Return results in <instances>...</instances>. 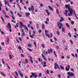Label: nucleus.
<instances>
[{"label":"nucleus","instance_id":"0e129e2a","mask_svg":"<svg viewBox=\"0 0 78 78\" xmlns=\"http://www.w3.org/2000/svg\"><path fill=\"white\" fill-rule=\"evenodd\" d=\"M15 73H16V75L17 76H18V73L17 72H16Z\"/></svg>","mask_w":78,"mask_h":78},{"label":"nucleus","instance_id":"ddd939ff","mask_svg":"<svg viewBox=\"0 0 78 78\" xmlns=\"http://www.w3.org/2000/svg\"><path fill=\"white\" fill-rule=\"evenodd\" d=\"M30 13L29 12H27L25 13V15L27 17H29V16H30Z\"/></svg>","mask_w":78,"mask_h":78},{"label":"nucleus","instance_id":"37998d69","mask_svg":"<svg viewBox=\"0 0 78 78\" xmlns=\"http://www.w3.org/2000/svg\"><path fill=\"white\" fill-rule=\"evenodd\" d=\"M34 45H35V47H36L37 46L36 43V42H34Z\"/></svg>","mask_w":78,"mask_h":78},{"label":"nucleus","instance_id":"39448f33","mask_svg":"<svg viewBox=\"0 0 78 78\" xmlns=\"http://www.w3.org/2000/svg\"><path fill=\"white\" fill-rule=\"evenodd\" d=\"M67 73L68 75H69L70 76H74V73L73 72H68Z\"/></svg>","mask_w":78,"mask_h":78},{"label":"nucleus","instance_id":"7c9ffc66","mask_svg":"<svg viewBox=\"0 0 78 78\" xmlns=\"http://www.w3.org/2000/svg\"><path fill=\"white\" fill-rule=\"evenodd\" d=\"M31 46H32V45H31V44L29 43L28 44V47H31Z\"/></svg>","mask_w":78,"mask_h":78},{"label":"nucleus","instance_id":"69168bd1","mask_svg":"<svg viewBox=\"0 0 78 78\" xmlns=\"http://www.w3.org/2000/svg\"><path fill=\"white\" fill-rule=\"evenodd\" d=\"M47 73H48V74H49V71L48 70V69L47 70Z\"/></svg>","mask_w":78,"mask_h":78},{"label":"nucleus","instance_id":"72a5a7b5","mask_svg":"<svg viewBox=\"0 0 78 78\" xmlns=\"http://www.w3.org/2000/svg\"><path fill=\"white\" fill-rule=\"evenodd\" d=\"M38 60L39 62H40V61H42V59H41V58H38Z\"/></svg>","mask_w":78,"mask_h":78},{"label":"nucleus","instance_id":"f3484780","mask_svg":"<svg viewBox=\"0 0 78 78\" xmlns=\"http://www.w3.org/2000/svg\"><path fill=\"white\" fill-rule=\"evenodd\" d=\"M67 12H68V10H65V12L64 13L66 15V16H68V15H67Z\"/></svg>","mask_w":78,"mask_h":78},{"label":"nucleus","instance_id":"8fccbe9b","mask_svg":"<svg viewBox=\"0 0 78 78\" xmlns=\"http://www.w3.org/2000/svg\"><path fill=\"white\" fill-rule=\"evenodd\" d=\"M68 35L70 37H71V34H70V33H69Z\"/></svg>","mask_w":78,"mask_h":78},{"label":"nucleus","instance_id":"9b49d317","mask_svg":"<svg viewBox=\"0 0 78 78\" xmlns=\"http://www.w3.org/2000/svg\"><path fill=\"white\" fill-rule=\"evenodd\" d=\"M48 51L49 54H50V51H51V53H53V50L52 49V48H51L50 49H50H48Z\"/></svg>","mask_w":78,"mask_h":78},{"label":"nucleus","instance_id":"a211bd4d","mask_svg":"<svg viewBox=\"0 0 78 78\" xmlns=\"http://www.w3.org/2000/svg\"><path fill=\"white\" fill-rule=\"evenodd\" d=\"M31 10L32 11V12H33V11H34V7H33V6H31Z\"/></svg>","mask_w":78,"mask_h":78},{"label":"nucleus","instance_id":"338daca9","mask_svg":"<svg viewBox=\"0 0 78 78\" xmlns=\"http://www.w3.org/2000/svg\"><path fill=\"white\" fill-rule=\"evenodd\" d=\"M5 17H6L7 18H8V19L9 18V16H8L5 15Z\"/></svg>","mask_w":78,"mask_h":78},{"label":"nucleus","instance_id":"cd10ccee","mask_svg":"<svg viewBox=\"0 0 78 78\" xmlns=\"http://www.w3.org/2000/svg\"><path fill=\"white\" fill-rule=\"evenodd\" d=\"M45 35L46 36H47L49 38H50V35H49V34H45Z\"/></svg>","mask_w":78,"mask_h":78},{"label":"nucleus","instance_id":"a19ab883","mask_svg":"<svg viewBox=\"0 0 78 78\" xmlns=\"http://www.w3.org/2000/svg\"><path fill=\"white\" fill-rule=\"evenodd\" d=\"M41 46L44 48H45V45L43 44H41Z\"/></svg>","mask_w":78,"mask_h":78},{"label":"nucleus","instance_id":"6ab92c4d","mask_svg":"<svg viewBox=\"0 0 78 78\" xmlns=\"http://www.w3.org/2000/svg\"><path fill=\"white\" fill-rule=\"evenodd\" d=\"M0 74L3 76H5V75L3 72H1L0 73Z\"/></svg>","mask_w":78,"mask_h":78},{"label":"nucleus","instance_id":"473e14b6","mask_svg":"<svg viewBox=\"0 0 78 78\" xmlns=\"http://www.w3.org/2000/svg\"><path fill=\"white\" fill-rule=\"evenodd\" d=\"M9 58H10V59H11L12 58V56L11 55H9Z\"/></svg>","mask_w":78,"mask_h":78},{"label":"nucleus","instance_id":"20e7f679","mask_svg":"<svg viewBox=\"0 0 78 78\" xmlns=\"http://www.w3.org/2000/svg\"><path fill=\"white\" fill-rule=\"evenodd\" d=\"M57 68H58V69H60V68L59 67L58 64H57V63H55L54 69L55 70H56V69H57Z\"/></svg>","mask_w":78,"mask_h":78},{"label":"nucleus","instance_id":"ea45409f","mask_svg":"<svg viewBox=\"0 0 78 78\" xmlns=\"http://www.w3.org/2000/svg\"><path fill=\"white\" fill-rule=\"evenodd\" d=\"M70 42H71V43L72 45H73V41H72V40H70Z\"/></svg>","mask_w":78,"mask_h":78},{"label":"nucleus","instance_id":"f03ea898","mask_svg":"<svg viewBox=\"0 0 78 78\" xmlns=\"http://www.w3.org/2000/svg\"><path fill=\"white\" fill-rule=\"evenodd\" d=\"M20 28L22 29V27H23L24 28H25L26 30L27 31H29V30H28V27H26V26L25 25H23V24L22 22H20Z\"/></svg>","mask_w":78,"mask_h":78},{"label":"nucleus","instance_id":"49530a36","mask_svg":"<svg viewBox=\"0 0 78 78\" xmlns=\"http://www.w3.org/2000/svg\"><path fill=\"white\" fill-rule=\"evenodd\" d=\"M16 25L17 28H18V27H19V24L18 23H16Z\"/></svg>","mask_w":78,"mask_h":78},{"label":"nucleus","instance_id":"4d7b16f0","mask_svg":"<svg viewBox=\"0 0 78 78\" xmlns=\"http://www.w3.org/2000/svg\"><path fill=\"white\" fill-rule=\"evenodd\" d=\"M46 21L47 22H48V21H49V19L48 18H46Z\"/></svg>","mask_w":78,"mask_h":78},{"label":"nucleus","instance_id":"680f3d73","mask_svg":"<svg viewBox=\"0 0 78 78\" xmlns=\"http://www.w3.org/2000/svg\"><path fill=\"white\" fill-rule=\"evenodd\" d=\"M28 2H29L28 1H26V4H27V5H28Z\"/></svg>","mask_w":78,"mask_h":78},{"label":"nucleus","instance_id":"052dcab7","mask_svg":"<svg viewBox=\"0 0 78 78\" xmlns=\"http://www.w3.org/2000/svg\"><path fill=\"white\" fill-rule=\"evenodd\" d=\"M25 61L26 63H28V60L27 59H25Z\"/></svg>","mask_w":78,"mask_h":78},{"label":"nucleus","instance_id":"5701e85b","mask_svg":"<svg viewBox=\"0 0 78 78\" xmlns=\"http://www.w3.org/2000/svg\"><path fill=\"white\" fill-rule=\"evenodd\" d=\"M49 31H48L47 30H45V34H48V33H49Z\"/></svg>","mask_w":78,"mask_h":78},{"label":"nucleus","instance_id":"393cba45","mask_svg":"<svg viewBox=\"0 0 78 78\" xmlns=\"http://www.w3.org/2000/svg\"><path fill=\"white\" fill-rule=\"evenodd\" d=\"M56 33L57 35H58V36H59V35L60 34V33H59V31H57Z\"/></svg>","mask_w":78,"mask_h":78},{"label":"nucleus","instance_id":"6e6552de","mask_svg":"<svg viewBox=\"0 0 78 78\" xmlns=\"http://www.w3.org/2000/svg\"><path fill=\"white\" fill-rule=\"evenodd\" d=\"M31 74L33 76H34L35 78H36L37 77V75L35 74V73H31Z\"/></svg>","mask_w":78,"mask_h":78},{"label":"nucleus","instance_id":"58836bf2","mask_svg":"<svg viewBox=\"0 0 78 78\" xmlns=\"http://www.w3.org/2000/svg\"><path fill=\"white\" fill-rule=\"evenodd\" d=\"M70 70H71V71H72V72H74V69H73V68H71L70 69Z\"/></svg>","mask_w":78,"mask_h":78},{"label":"nucleus","instance_id":"f257e3e1","mask_svg":"<svg viewBox=\"0 0 78 78\" xmlns=\"http://www.w3.org/2000/svg\"><path fill=\"white\" fill-rule=\"evenodd\" d=\"M70 5H65V8H67L69 11V12L68 13V15L69 16H73V10L72 9L70 8Z\"/></svg>","mask_w":78,"mask_h":78},{"label":"nucleus","instance_id":"423d86ee","mask_svg":"<svg viewBox=\"0 0 78 78\" xmlns=\"http://www.w3.org/2000/svg\"><path fill=\"white\" fill-rule=\"evenodd\" d=\"M57 26L59 27V29H61L62 27V24L61 23L59 22H59H57Z\"/></svg>","mask_w":78,"mask_h":78},{"label":"nucleus","instance_id":"a18cd8bd","mask_svg":"<svg viewBox=\"0 0 78 78\" xmlns=\"http://www.w3.org/2000/svg\"><path fill=\"white\" fill-rule=\"evenodd\" d=\"M21 56L22 57H23V58H24V57H25L24 55L23 54H21Z\"/></svg>","mask_w":78,"mask_h":78},{"label":"nucleus","instance_id":"e2e57ef3","mask_svg":"<svg viewBox=\"0 0 78 78\" xmlns=\"http://www.w3.org/2000/svg\"><path fill=\"white\" fill-rule=\"evenodd\" d=\"M50 37H52V36H53V34H52V33H50Z\"/></svg>","mask_w":78,"mask_h":78},{"label":"nucleus","instance_id":"2f4dec72","mask_svg":"<svg viewBox=\"0 0 78 78\" xmlns=\"http://www.w3.org/2000/svg\"><path fill=\"white\" fill-rule=\"evenodd\" d=\"M62 30L63 32H64V31H65V29H64V27H62Z\"/></svg>","mask_w":78,"mask_h":78},{"label":"nucleus","instance_id":"5fc2aeb1","mask_svg":"<svg viewBox=\"0 0 78 78\" xmlns=\"http://www.w3.org/2000/svg\"><path fill=\"white\" fill-rule=\"evenodd\" d=\"M54 38L55 41H57V39H56L55 37H54Z\"/></svg>","mask_w":78,"mask_h":78},{"label":"nucleus","instance_id":"09e8293b","mask_svg":"<svg viewBox=\"0 0 78 78\" xmlns=\"http://www.w3.org/2000/svg\"><path fill=\"white\" fill-rule=\"evenodd\" d=\"M10 13L11 14H12H12H13V12H12V10H11L10 11Z\"/></svg>","mask_w":78,"mask_h":78},{"label":"nucleus","instance_id":"6e6d98bb","mask_svg":"<svg viewBox=\"0 0 78 78\" xmlns=\"http://www.w3.org/2000/svg\"><path fill=\"white\" fill-rule=\"evenodd\" d=\"M71 24L72 25H73L74 24V21H71Z\"/></svg>","mask_w":78,"mask_h":78},{"label":"nucleus","instance_id":"864d4df0","mask_svg":"<svg viewBox=\"0 0 78 78\" xmlns=\"http://www.w3.org/2000/svg\"><path fill=\"white\" fill-rule=\"evenodd\" d=\"M2 61L3 64H5V62H4V60H3V58H2Z\"/></svg>","mask_w":78,"mask_h":78},{"label":"nucleus","instance_id":"412c9836","mask_svg":"<svg viewBox=\"0 0 78 78\" xmlns=\"http://www.w3.org/2000/svg\"><path fill=\"white\" fill-rule=\"evenodd\" d=\"M60 67L62 70H64V67L63 66H62V65H60Z\"/></svg>","mask_w":78,"mask_h":78},{"label":"nucleus","instance_id":"13d9d810","mask_svg":"<svg viewBox=\"0 0 78 78\" xmlns=\"http://www.w3.org/2000/svg\"><path fill=\"white\" fill-rule=\"evenodd\" d=\"M1 33L2 34H3V35H5V33L3 32V31H2L1 32Z\"/></svg>","mask_w":78,"mask_h":78},{"label":"nucleus","instance_id":"e433bc0d","mask_svg":"<svg viewBox=\"0 0 78 78\" xmlns=\"http://www.w3.org/2000/svg\"><path fill=\"white\" fill-rule=\"evenodd\" d=\"M1 18L3 22H5V20H4V19H3V17H2V16L1 17Z\"/></svg>","mask_w":78,"mask_h":78},{"label":"nucleus","instance_id":"4c0bfd02","mask_svg":"<svg viewBox=\"0 0 78 78\" xmlns=\"http://www.w3.org/2000/svg\"><path fill=\"white\" fill-rule=\"evenodd\" d=\"M2 13L3 14H4L5 15H6V12L4 11V10L2 11Z\"/></svg>","mask_w":78,"mask_h":78},{"label":"nucleus","instance_id":"603ef678","mask_svg":"<svg viewBox=\"0 0 78 78\" xmlns=\"http://www.w3.org/2000/svg\"><path fill=\"white\" fill-rule=\"evenodd\" d=\"M74 15L75 17H76L77 19H78V17H77V16L76 15V14H74Z\"/></svg>","mask_w":78,"mask_h":78},{"label":"nucleus","instance_id":"f8f14e48","mask_svg":"<svg viewBox=\"0 0 78 78\" xmlns=\"http://www.w3.org/2000/svg\"><path fill=\"white\" fill-rule=\"evenodd\" d=\"M29 57L30 58V61L31 62L32 64L33 63V58L31 56H29Z\"/></svg>","mask_w":78,"mask_h":78},{"label":"nucleus","instance_id":"9d476101","mask_svg":"<svg viewBox=\"0 0 78 78\" xmlns=\"http://www.w3.org/2000/svg\"><path fill=\"white\" fill-rule=\"evenodd\" d=\"M18 72L19 73L20 75V76L21 77V78H23V75L21 73L20 71L18 70Z\"/></svg>","mask_w":78,"mask_h":78},{"label":"nucleus","instance_id":"4468645a","mask_svg":"<svg viewBox=\"0 0 78 78\" xmlns=\"http://www.w3.org/2000/svg\"><path fill=\"white\" fill-rule=\"evenodd\" d=\"M41 56L42 57L44 58V61H47V59L45 58V56H44V55L42 54H41Z\"/></svg>","mask_w":78,"mask_h":78},{"label":"nucleus","instance_id":"3c124183","mask_svg":"<svg viewBox=\"0 0 78 78\" xmlns=\"http://www.w3.org/2000/svg\"><path fill=\"white\" fill-rule=\"evenodd\" d=\"M27 49L28 50L30 51H32V50H31L29 48H27Z\"/></svg>","mask_w":78,"mask_h":78},{"label":"nucleus","instance_id":"1a4fd4ad","mask_svg":"<svg viewBox=\"0 0 78 78\" xmlns=\"http://www.w3.org/2000/svg\"><path fill=\"white\" fill-rule=\"evenodd\" d=\"M70 68V65H68L65 68L66 71H69Z\"/></svg>","mask_w":78,"mask_h":78},{"label":"nucleus","instance_id":"774afa93","mask_svg":"<svg viewBox=\"0 0 78 78\" xmlns=\"http://www.w3.org/2000/svg\"><path fill=\"white\" fill-rule=\"evenodd\" d=\"M58 77L59 78H61V75L60 74H58Z\"/></svg>","mask_w":78,"mask_h":78},{"label":"nucleus","instance_id":"a878e982","mask_svg":"<svg viewBox=\"0 0 78 78\" xmlns=\"http://www.w3.org/2000/svg\"><path fill=\"white\" fill-rule=\"evenodd\" d=\"M66 25L67 28H70V26H69V25L68 23H66Z\"/></svg>","mask_w":78,"mask_h":78},{"label":"nucleus","instance_id":"c9c22d12","mask_svg":"<svg viewBox=\"0 0 78 78\" xmlns=\"http://www.w3.org/2000/svg\"><path fill=\"white\" fill-rule=\"evenodd\" d=\"M18 49H19L20 50H22V48H21L20 46H18Z\"/></svg>","mask_w":78,"mask_h":78},{"label":"nucleus","instance_id":"f704fd0d","mask_svg":"<svg viewBox=\"0 0 78 78\" xmlns=\"http://www.w3.org/2000/svg\"><path fill=\"white\" fill-rule=\"evenodd\" d=\"M37 28V29H39V24L37 23L36 24Z\"/></svg>","mask_w":78,"mask_h":78},{"label":"nucleus","instance_id":"aec40b11","mask_svg":"<svg viewBox=\"0 0 78 78\" xmlns=\"http://www.w3.org/2000/svg\"><path fill=\"white\" fill-rule=\"evenodd\" d=\"M17 15L18 16V17H22V15H21V14H20L19 13H18Z\"/></svg>","mask_w":78,"mask_h":78},{"label":"nucleus","instance_id":"c756f323","mask_svg":"<svg viewBox=\"0 0 78 78\" xmlns=\"http://www.w3.org/2000/svg\"><path fill=\"white\" fill-rule=\"evenodd\" d=\"M56 13L58 14H59V10L58 9H57L56 10Z\"/></svg>","mask_w":78,"mask_h":78},{"label":"nucleus","instance_id":"bb28decb","mask_svg":"<svg viewBox=\"0 0 78 78\" xmlns=\"http://www.w3.org/2000/svg\"><path fill=\"white\" fill-rule=\"evenodd\" d=\"M42 29H45V27L44 26V24L43 23L42 24Z\"/></svg>","mask_w":78,"mask_h":78},{"label":"nucleus","instance_id":"4be33fe9","mask_svg":"<svg viewBox=\"0 0 78 78\" xmlns=\"http://www.w3.org/2000/svg\"><path fill=\"white\" fill-rule=\"evenodd\" d=\"M4 0V3L5 5H6V4H8V2L6 1V0Z\"/></svg>","mask_w":78,"mask_h":78},{"label":"nucleus","instance_id":"dca6fc26","mask_svg":"<svg viewBox=\"0 0 78 78\" xmlns=\"http://www.w3.org/2000/svg\"><path fill=\"white\" fill-rule=\"evenodd\" d=\"M48 7L49 9H50L51 10V11H53V9L51 6L49 5L48 6Z\"/></svg>","mask_w":78,"mask_h":78},{"label":"nucleus","instance_id":"c03bdc74","mask_svg":"<svg viewBox=\"0 0 78 78\" xmlns=\"http://www.w3.org/2000/svg\"><path fill=\"white\" fill-rule=\"evenodd\" d=\"M7 42H9V38L8 37H7Z\"/></svg>","mask_w":78,"mask_h":78},{"label":"nucleus","instance_id":"c85d7f7f","mask_svg":"<svg viewBox=\"0 0 78 78\" xmlns=\"http://www.w3.org/2000/svg\"><path fill=\"white\" fill-rule=\"evenodd\" d=\"M53 53H54V55L55 56V57H57V55H56V52L55 51H54Z\"/></svg>","mask_w":78,"mask_h":78},{"label":"nucleus","instance_id":"de8ad7c7","mask_svg":"<svg viewBox=\"0 0 78 78\" xmlns=\"http://www.w3.org/2000/svg\"><path fill=\"white\" fill-rule=\"evenodd\" d=\"M45 11H46V13H48V10L47 9H46L45 10Z\"/></svg>","mask_w":78,"mask_h":78},{"label":"nucleus","instance_id":"2eb2a0df","mask_svg":"<svg viewBox=\"0 0 78 78\" xmlns=\"http://www.w3.org/2000/svg\"><path fill=\"white\" fill-rule=\"evenodd\" d=\"M35 36L34 34H33L32 35H29V36L31 38V39H33V36Z\"/></svg>","mask_w":78,"mask_h":78},{"label":"nucleus","instance_id":"0eeeda50","mask_svg":"<svg viewBox=\"0 0 78 78\" xmlns=\"http://www.w3.org/2000/svg\"><path fill=\"white\" fill-rule=\"evenodd\" d=\"M41 62L44 67H45L47 66V62H46L44 61L43 62V63L42 60L41 61Z\"/></svg>","mask_w":78,"mask_h":78},{"label":"nucleus","instance_id":"7ed1b4c3","mask_svg":"<svg viewBox=\"0 0 78 78\" xmlns=\"http://www.w3.org/2000/svg\"><path fill=\"white\" fill-rule=\"evenodd\" d=\"M7 27L8 28H9V31L10 33H11V25L10 23H8L7 24Z\"/></svg>","mask_w":78,"mask_h":78},{"label":"nucleus","instance_id":"bf43d9fd","mask_svg":"<svg viewBox=\"0 0 78 78\" xmlns=\"http://www.w3.org/2000/svg\"><path fill=\"white\" fill-rule=\"evenodd\" d=\"M75 57L76 58H78V55H77V54H75Z\"/></svg>","mask_w":78,"mask_h":78},{"label":"nucleus","instance_id":"79ce46f5","mask_svg":"<svg viewBox=\"0 0 78 78\" xmlns=\"http://www.w3.org/2000/svg\"><path fill=\"white\" fill-rule=\"evenodd\" d=\"M42 75V73H40L38 75V76L39 77H41V76Z\"/></svg>","mask_w":78,"mask_h":78},{"label":"nucleus","instance_id":"b1692460","mask_svg":"<svg viewBox=\"0 0 78 78\" xmlns=\"http://www.w3.org/2000/svg\"><path fill=\"white\" fill-rule=\"evenodd\" d=\"M26 34H25V33L23 32V34H22V35H21L22 37H24V36H25Z\"/></svg>","mask_w":78,"mask_h":78}]
</instances>
